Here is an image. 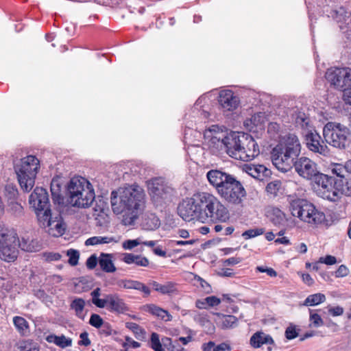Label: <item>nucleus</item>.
Segmentation results:
<instances>
[{
	"mask_svg": "<svg viewBox=\"0 0 351 351\" xmlns=\"http://www.w3.org/2000/svg\"><path fill=\"white\" fill-rule=\"evenodd\" d=\"M99 334L104 335L106 337L110 336L116 332L113 330L112 326L109 323L105 322L99 328Z\"/></svg>",
	"mask_w": 351,
	"mask_h": 351,
	"instance_id": "5fc2aeb1",
	"label": "nucleus"
},
{
	"mask_svg": "<svg viewBox=\"0 0 351 351\" xmlns=\"http://www.w3.org/2000/svg\"><path fill=\"white\" fill-rule=\"evenodd\" d=\"M127 328L132 330L134 333L138 335H143V331L141 327L136 323L128 322L126 324Z\"/></svg>",
	"mask_w": 351,
	"mask_h": 351,
	"instance_id": "e2e57ef3",
	"label": "nucleus"
},
{
	"mask_svg": "<svg viewBox=\"0 0 351 351\" xmlns=\"http://www.w3.org/2000/svg\"><path fill=\"white\" fill-rule=\"evenodd\" d=\"M285 130V125L277 122H271L267 127L268 133L272 138H279Z\"/></svg>",
	"mask_w": 351,
	"mask_h": 351,
	"instance_id": "4c0bfd02",
	"label": "nucleus"
},
{
	"mask_svg": "<svg viewBox=\"0 0 351 351\" xmlns=\"http://www.w3.org/2000/svg\"><path fill=\"white\" fill-rule=\"evenodd\" d=\"M104 323L105 322L103 320L100 315L95 313H93L90 315L89 319V324L93 327L99 329Z\"/></svg>",
	"mask_w": 351,
	"mask_h": 351,
	"instance_id": "3c124183",
	"label": "nucleus"
},
{
	"mask_svg": "<svg viewBox=\"0 0 351 351\" xmlns=\"http://www.w3.org/2000/svg\"><path fill=\"white\" fill-rule=\"evenodd\" d=\"M149 264V261L147 258L141 255H138L135 265L138 267H147Z\"/></svg>",
	"mask_w": 351,
	"mask_h": 351,
	"instance_id": "0e129e2a",
	"label": "nucleus"
},
{
	"mask_svg": "<svg viewBox=\"0 0 351 351\" xmlns=\"http://www.w3.org/2000/svg\"><path fill=\"white\" fill-rule=\"evenodd\" d=\"M237 322V318L234 315H224L222 319V325L224 328H232Z\"/></svg>",
	"mask_w": 351,
	"mask_h": 351,
	"instance_id": "8fccbe9b",
	"label": "nucleus"
},
{
	"mask_svg": "<svg viewBox=\"0 0 351 351\" xmlns=\"http://www.w3.org/2000/svg\"><path fill=\"white\" fill-rule=\"evenodd\" d=\"M147 183L149 195L154 201L167 199L173 193V189L162 178H152Z\"/></svg>",
	"mask_w": 351,
	"mask_h": 351,
	"instance_id": "dca6fc26",
	"label": "nucleus"
},
{
	"mask_svg": "<svg viewBox=\"0 0 351 351\" xmlns=\"http://www.w3.org/2000/svg\"><path fill=\"white\" fill-rule=\"evenodd\" d=\"M293 167L296 172L306 180H313L320 173L317 170V165L306 157L295 160Z\"/></svg>",
	"mask_w": 351,
	"mask_h": 351,
	"instance_id": "6ab92c4d",
	"label": "nucleus"
},
{
	"mask_svg": "<svg viewBox=\"0 0 351 351\" xmlns=\"http://www.w3.org/2000/svg\"><path fill=\"white\" fill-rule=\"evenodd\" d=\"M324 12L337 23H346L350 16L349 12L341 6L335 8H326Z\"/></svg>",
	"mask_w": 351,
	"mask_h": 351,
	"instance_id": "cd10ccee",
	"label": "nucleus"
},
{
	"mask_svg": "<svg viewBox=\"0 0 351 351\" xmlns=\"http://www.w3.org/2000/svg\"><path fill=\"white\" fill-rule=\"evenodd\" d=\"M323 136L328 145L339 149H346L351 143L350 130L340 123H327L323 128Z\"/></svg>",
	"mask_w": 351,
	"mask_h": 351,
	"instance_id": "423d86ee",
	"label": "nucleus"
},
{
	"mask_svg": "<svg viewBox=\"0 0 351 351\" xmlns=\"http://www.w3.org/2000/svg\"><path fill=\"white\" fill-rule=\"evenodd\" d=\"M106 307L119 313H123L129 310L124 300L117 293L106 295Z\"/></svg>",
	"mask_w": 351,
	"mask_h": 351,
	"instance_id": "b1692460",
	"label": "nucleus"
},
{
	"mask_svg": "<svg viewBox=\"0 0 351 351\" xmlns=\"http://www.w3.org/2000/svg\"><path fill=\"white\" fill-rule=\"evenodd\" d=\"M146 308L149 313L160 317L165 322L171 321L172 319V316L168 313V311L157 306L156 305L149 304L147 305Z\"/></svg>",
	"mask_w": 351,
	"mask_h": 351,
	"instance_id": "c9c22d12",
	"label": "nucleus"
},
{
	"mask_svg": "<svg viewBox=\"0 0 351 351\" xmlns=\"http://www.w3.org/2000/svg\"><path fill=\"white\" fill-rule=\"evenodd\" d=\"M349 274V269L345 265H341L335 271L336 278L346 277Z\"/></svg>",
	"mask_w": 351,
	"mask_h": 351,
	"instance_id": "13d9d810",
	"label": "nucleus"
},
{
	"mask_svg": "<svg viewBox=\"0 0 351 351\" xmlns=\"http://www.w3.org/2000/svg\"><path fill=\"white\" fill-rule=\"evenodd\" d=\"M280 186H281L280 182L276 180V181L271 182L269 184H267V185L266 186V190H267V193H269L271 195H276L278 192L280 190Z\"/></svg>",
	"mask_w": 351,
	"mask_h": 351,
	"instance_id": "603ef678",
	"label": "nucleus"
},
{
	"mask_svg": "<svg viewBox=\"0 0 351 351\" xmlns=\"http://www.w3.org/2000/svg\"><path fill=\"white\" fill-rule=\"evenodd\" d=\"M219 103L224 110L232 111L238 107L239 99L232 90H223L219 93Z\"/></svg>",
	"mask_w": 351,
	"mask_h": 351,
	"instance_id": "5701e85b",
	"label": "nucleus"
},
{
	"mask_svg": "<svg viewBox=\"0 0 351 351\" xmlns=\"http://www.w3.org/2000/svg\"><path fill=\"white\" fill-rule=\"evenodd\" d=\"M45 339L47 342L53 343L62 348L69 347L72 345L71 339L67 338L63 335L60 336L49 335L46 337Z\"/></svg>",
	"mask_w": 351,
	"mask_h": 351,
	"instance_id": "473e14b6",
	"label": "nucleus"
},
{
	"mask_svg": "<svg viewBox=\"0 0 351 351\" xmlns=\"http://www.w3.org/2000/svg\"><path fill=\"white\" fill-rule=\"evenodd\" d=\"M93 197V200L89 203V207H93L92 220L95 224L101 228L107 227L110 222V218L105 210L106 202L101 196L95 197L94 189L89 182V198Z\"/></svg>",
	"mask_w": 351,
	"mask_h": 351,
	"instance_id": "ddd939ff",
	"label": "nucleus"
},
{
	"mask_svg": "<svg viewBox=\"0 0 351 351\" xmlns=\"http://www.w3.org/2000/svg\"><path fill=\"white\" fill-rule=\"evenodd\" d=\"M84 304L85 302L82 299H75L73 301L71 306L78 315L79 313H82L84 306Z\"/></svg>",
	"mask_w": 351,
	"mask_h": 351,
	"instance_id": "4d7b16f0",
	"label": "nucleus"
},
{
	"mask_svg": "<svg viewBox=\"0 0 351 351\" xmlns=\"http://www.w3.org/2000/svg\"><path fill=\"white\" fill-rule=\"evenodd\" d=\"M343 308L339 306L335 307H329L328 313L333 317L340 316L343 313Z\"/></svg>",
	"mask_w": 351,
	"mask_h": 351,
	"instance_id": "69168bd1",
	"label": "nucleus"
},
{
	"mask_svg": "<svg viewBox=\"0 0 351 351\" xmlns=\"http://www.w3.org/2000/svg\"><path fill=\"white\" fill-rule=\"evenodd\" d=\"M160 224L158 217L152 213L147 212L142 217L141 226L146 230H154Z\"/></svg>",
	"mask_w": 351,
	"mask_h": 351,
	"instance_id": "c85d7f7f",
	"label": "nucleus"
},
{
	"mask_svg": "<svg viewBox=\"0 0 351 351\" xmlns=\"http://www.w3.org/2000/svg\"><path fill=\"white\" fill-rule=\"evenodd\" d=\"M310 311V317L309 321L311 322L310 325L313 327L318 328L324 325V322L321 318L320 315L316 313H313V310H309Z\"/></svg>",
	"mask_w": 351,
	"mask_h": 351,
	"instance_id": "c03bdc74",
	"label": "nucleus"
},
{
	"mask_svg": "<svg viewBox=\"0 0 351 351\" xmlns=\"http://www.w3.org/2000/svg\"><path fill=\"white\" fill-rule=\"evenodd\" d=\"M265 230L263 228H254L250 229L245 231L242 234V237H243L245 239L254 238L255 237L261 235L264 233Z\"/></svg>",
	"mask_w": 351,
	"mask_h": 351,
	"instance_id": "de8ad7c7",
	"label": "nucleus"
},
{
	"mask_svg": "<svg viewBox=\"0 0 351 351\" xmlns=\"http://www.w3.org/2000/svg\"><path fill=\"white\" fill-rule=\"evenodd\" d=\"M295 125L302 130L308 149L315 153L326 155L327 147L320 143L321 136L310 123V119L304 113L299 112L295 118Z\"/></svg>",
	"mask_w": 351,
	"mask_h": 351,
	"instance_id": "39448f33",
	"label": "nucleus"
},
{
	"mask_svg": "<svg viewBox=\"0 0 351 351\" xmlns=\"http://www.w3.org/2000/svg\"><path fill=\"white\" fill-rule=\"evenodd\" d=\"M38 222L40 226L48 228V233L54 237L62 236L67 229V224L58 210H51L44 217L39 219Z\"/></svg>",
	"mask_w": 351,
	"mask_h": 351,
	"instance_id": "f8f14e48",
	"label": "nucleus"
},
{
	"mask_svg": "<svg viewBox=\"0 0 351 351\" xmlns=\"http://www.w3.org/2000/svg\"><path fill=\"white\" fill-rule=\"evenodd\" d=\"M52 199L55 204L60 205L64 202V197L61 193V187L51 191Z\"/></svg>",
	"mask_w": 351,
	"mask_h": 351,
	"instance_id": "864d4df0",
	"label": "nucleus"
},
{
	"mask_svg": "<svg viewBox=\"0 0 351 351\" xmlns=\"http://www.w3.org/2000/svg\"><path fill=\"white\" fill-rule=\"evenodd\" d=\"M113 239L108 237H93L89 238V245H95L101 243H109Z\"/></svg>",
	"mask_w": 351,
	"mask_h": 351,
	"instance_id": "49530a36",
	"label": "nucleus"
},
{
	"mask_svg": "<svg viewBox=\"0 0 351 351\" xmlns=\"http://www.w3.org/2000/svg\"><path fill=\"white\" fill-rule=\"evenodd\" d=\"M289 210L293 217L308 223L319 224L325 219L324 213L319 211L306 200L295 199L291 202Z\"/></svg>",
	"mask_w": 351,
	"mask_h": 351,
	"instance_id": "6e6552de",
	"label": "nucleus"
},
{
	"mask_svg": "<svg viewBox=\"0 0 351 351\" xmlns=\"http://www.w3.org/2000/svg\"><path fill=\"white\" fill-rule=\"evenodd\" d=\"M245 138V141L247 143H245V145H241V147L238 150L239 151V154L237 156L236 160L243 161L251 160L260 154L258 145L253 137L247 134Z\"/></svg>",
	"mask_w": 351,
	"mask_h": 351,
	"instance_id": "4be33fe9",
	"label": "nucleus"
},
{
	"mask_svg": "<svg viewBox=\"0 0 351 351\" xmlns=\"http://www.w3.org/2000/svg\"><path fill=\"white\" fill-rule=\"evenodd\" d=\"M274 341L272 337L263 331H257L252 335L250 344L253 348H259L264 344L271 345Z\"/></svg>",
	"mask_w": 351,
	"mask_h": 351,
	"instance_id": "bb28decb",
	"label": "nucleus"
},
{
	"mask_svg": "<svg viewBox=\"0 0 351 351\" xmlns=\"http://www.w3.org/2000/svg\"><path fill=\"white\" fill-rule=\"evenodd\" d=\"M4 195L7 202L18 199L19 191L16 185L13 184H7L5 186Z\"/></svg>",
	"mask_w": 351,
	"mask_h": 351,
	"instance_id": "ea45409f",
	"label": "nucleus"
},
{
	"mask_svg": "<svg viewBox=\"0 0 351 351\" xmlns=\"http://www.w3.org/2000/svg\"><path fill=\"white\" fill-rule=\"evenodd\" d=\"M246 135V133L232 132L225 136V145L223 149H225L229 156L236 159L239 154V151L238 150L241 147V145H245V143H247L245 141V138Z\"/></svg>",
	"mask_w": 351,
	"mask_h": 351,
	"instance_id": "aec40b11",
	"label": "nucleus"
},
{
	"mask_svg": "<svg viewBox=\"0 0 351 351\" xmlns=\"http://www.w3.org/2000/svg\"><path fill=\"white\" fill-rule=\"evenodd\" d=\"M119 287L127 289H135L142 291L145 296L150 295V289L143 282L130 279H122L117 282Z\"/></svg>",
	"mask_w": 351,
	"mask_h": 351,
	"instance_id": "393cba45",
	"label": "nucleus"
},
{
	"mask_svg": "<svg viewBox=\"0 0 351 351\" xmlns=\"http://www.w3.org/2000/svg\"><path fill=\"white\" fill-rule=\"evenodd\" d=\"M178 215L184 220L202 221L201 193H197L191 198L184 199L178 208Z\"/></svg>",
	"mask_w": 351,
	"mask_h": 351,
	"instance_id": "9d476101",
	"label": "nucleus"
},
{
	"mask_svg": "<svg viewBox=\"0 0 351 351\" xmlns=\"http://www.w3.org/2000/svg\"><path fill=\"white\" fill-rule=\"evenodd\" d=\"M66 255L69 256L68 262L71 265L75 266L77 265L80 257V254L77 250L70 249L67 250Z\"/></svg>",
	"mask_w": 351,
	"mask_h": 351,
	"instance_id": "a18cd8bd",
	"label": "nucleus"
},
{
	"mask_svg": "<svg viewBox=\"0 0 351 351\" xmlns=\"http://www.w3.org/2000/svg\"><path fill=\"white\" fill-rule=\"evenodd\" d=\"M221 133L213 134V130L208 129L205 131L204 136L210 138V146L217 149H223L225 145V136L221 137Z\"/></svg>",
	"mask_w": 351,
	"mask_h": 351,
	"instance_id": "2f4dec72",
	"label": "nucleus"
},
{
	"mask_svg": "<svg viewBox=\"0 0 351 351\" xmlns=\"http://www.w3.org/2000/svg\"><path fill=\"white\" fill-rule=\"evenodd\" d=\"M335 180L336 176H328L320 173L313 180L315 182L314 189L317 195L324 199L334 200L335 193L328 192V189H331V184H332Z\"/></svg>",
	"mask_w": 351,
	"mask_h": 351,
	"instance_id": "412c9836",
	"label": "nucleus"
},
{
	"mask_svg": "<svg viewBox=\"0 0 351 351\" xmlns=\"http://www.w3.org/2000/svg\"><path fill=\"white\" fill-rule=\"evenodd\" d=\"M298 333L295 326H290L285 330V336L288 339H293L297 337Z\"/></svg>",
	"mask_w": 351,
	"mask_h": 351,
	"instance_id": "bf43d9fd",
	"label": "nucleus"
},
{
	"mask_svg": "<svg viewBox=\"0 0 351 351\" xmlns=\"http://www.w3.org/2000/svg\"><path fill=\"white\" fill-rule=\"evenodd\" d=\"M319 263H324L328 265H332L337 263V259L333 256L327 255L325 257L319 258Z\"/></svg>",
	"mask_w": 351,
	"mask_h": 351,
	"instance_id": "680f3d73",
	"label": "nucleus"
},
{
	"mask_svg": "<svg viewBox=\"0 0 351 351\" xmlns=\"http://www.w3.org/2000/svg\"><path fill=\"white\" fill-rule=\"evenodd\" d=\"M19 351H40L39 343L32 339H23L16 343Z\"/></svg>",
	"mask_w": 351,
	"mask_h": 351,
	"instance_id": "f704fd0d",
	"label": "nucleus"
},
{
	"mask_svg": "<svg viewBox=\"0 0 351 351\" xmlns=\"http://www.w3.org/2000/svg\"><path fill=\"white\" fill-rule=\"evenodd\" d=\"M331 172L336 176V180L331 184V189L328 191L335 193L334 200L337 201L341 195L351 196V162H347L345 165L335 164L331 169Z\"/></svg>",
	"mask_w": 351,
	"mask_h": 351,
	"instance_id": "0eeeda50",
	"label": "nucleus"
},
{
	"mask_svg": "<svg viewBox=\"0 0 351 351\" xmlns=\"http://www.w3.org/2000/svg\"><path fill=\"white\" fill-rule=\"evenodd\" d=\"M123 261L126 264H135L138 255L132 253H125L123 254Z\"/></svg>",
	"mask_w": 351,
	"mask_h": 351,
	"instance_id": "052dcab7",
	"label": "nucleus"
},
{
	"mask_svg": "<svg viewBox=\"0 0 351 351\" xmlns=\"http://www.w3.org/2000/svg\"><path fill=\"white\" fill-rule=\"evenodd\" d=\"M301 144L294 134L282 137L271 152L273 165L280 171L287 172L294 165V160L301 152Z\"/></svg>",
	"mask_w": 351,
	"mask_h": 351,
	"instance_id": "f03ea898",
	"label": "nucleus"
},
{
	"mask_svg": "<svg viewBox=\"0 0 351 351\" xmlns=\"http://www.w3.org/2000/svg\"><path fill=\"white\" fill-rule=\"evenodd\" d=\"M206 178L210 184L215 189L218 195L237 180L234 176L219 169L208 171Z\"/></svg>",
	"mask_w": 351,
	"mask_h": 351,
	"instance_id": "a211bd4d",
	"label": "nucleus"
},
{
	"mask_svg": "<svg viewBox=\"0 0 351 351\" xmlns=\"http://www.w3.org/2000/svg\"><path fill=\"white\" fill-rule=\"evenodd\" d=\"M8 210L13 215H20L23 213V208L17 199L8 202Z\"/></svg>",
	"mask_w": 351,
	"mask_h": 351,
	"instance_id": "a19ab883",
	"label": "nucleus"
},
{
	"mask_svg": "<svg viewBox=\"0 0 351 351\" xmlns=\"http://www.w3.org/2000/svg\"><path fill=\"white\" fill-rule=\"evenodd\" d=\"M85 178L74 177L67 184V202L72 206L78 208L88 207V196H83Z\"/></svg>",
	"mask_w": 351,
	"mask_h": 351,
	"instance_id": "9b49d317",
	"label": "nucleus"
},
{
	"mask_svg": "<svg viewBox=\"0 0 351 351\" xmlns=\"http://www.w3.org/2000/svg\"><path fill=\"white\" fill-rule=\"evenodd\" d=\"M268 213L270 221L274 225L280 227L287 224L286 215L278 208H271Z\"/></svg>",
	"mask_w": 351,
	"mask_h": 351,
	"instance_id": "c756f323",
	"label": "nucleus"
},
{
	"mask_svg": "<svg viewBox=\"0 0 351 351\" xmlns=\"http://www.w3.org/2000/svg\"><path fill=\"white\" fill-rule=\"evenodd\" d=\"M29 203L35 210L38 220L44 217L47 213L51 210L49 195L44 188L36 187L29 195Z\"/></svg>",
	"mask_w": 351,
	"mask_h": 351,
	"instance_id": "2eb2a0df",
	"label": "nucleus"
},
{
	"mask_svg": "<svg viewBox=\"0 0 351 351\" xmlns=\"http://www.w3.org/2000/svg\"><path fill=\"white\" fill-rule=\"evenodd\" d=\"M13 324L21 335L27 336L29 334V323L25 318L15 316L13 318Z\"/></svg>",
	"mask_w": 351,
	"mask_h": 351,
	"instance_id": "72a5a7b5",
	"label": "nucleus"
},
{
	"mask_svg": "<svg viewBox=\"0 0 351 351\" xmlns=\"http://www.w3.org/2000/svg\"><path fill=\"white\" fill-rule=\"evenodd\" d=\"M16 241V234L0 225V259L8 263L16 259L19 254Z\"/></svg>",
	"mask_w": 351,
	"mask_h": 351,
	"instance_id": "1a4fd4ad",
	"label": "nucleus"
},
{
	"mask_svg": "<svg viewBox=\"0 0 351 351\" xmlns=\"http://www.w3.org/2000/svg\"><path fill=\"white\" fill-rule=\"evenodd\" d=\"M230 346L228 344L222 343L216 346L213 351H230Z\"/></svg>",
	"mask_w": 351,
	"mask_h": 351,
	"instance_id": "774afa93",
	"label": "nucleus"
},
{
	"mask_svg": "<svg viewBox=\"0 0 351 351\" xmlns=\"http://www.w3.org/2000/svg\"><path fill=\"white\" fill-rule=\"evenodd\" d=\"M99 265L101 270L106 273H113L117 269L112 261V256L109 254H101L99 257Z\"/></svg>",
	"mask_w": 351,
	"mask_h": 351,
	"instance_id": "7c9ffc66",
	"label": "nucleus"
},
{
	"mask_svg": "<svg viewBox=\"0 0 351 351\" xmlns=\"http://www.w3.org/2000/svg\"><path fill=\"white\" fill-rule=\"evenodd\" d=\"M219 195L230 205L241 206L246 196V191L241 182L237 180L230 186L221 191Z\"/></svg>",
	"mask_w": 351,
	"mask_h": 351,
	"instance_id": "f3484780",
	"label": "nucleus"
},
{
	"mask_svg": "<svg viewBox=\"0 0 351 351\" xmlns=\"http://www.w3.org/2000/svg\"><path fill=\"white\" fill-rule=\"evenodd\" d=\"M101 289L99 287L96 288L90 293L92 303L97 307L103 308L106 307V296L104 298L101 299Z\"/></svg>",
	"mask_w": 351,
	"mask_h": 351,
	"instance_id": "58836bf2",
	"label": "nucleus"
},
{
	"mask_svg": "<svg viewBox=\"0 0 351 351\" xmlns=\"http://www.w3.org/2000/svg\"><path fill=\"white\" fill-rule=\"evenodd\" d=\"M140 244H141V241L140 239H137L134 240H126L123 243L122 246L125 250H132Z\"/></svg>",
	"mask_w": 351,
	"mask_h": 351,
	"instance_id": "6e6d98bb",
	"label": "nucleus"
},
{
	"mask_svg": "<svg viewBox=\"0 0 351 351\" xmlns=\"http://www.w3.org/2000/svg\"><path fill=\"white\" fill-rule=\"evenodd\" d=\"M202 222L206 221H226L229 219L228 208L214 195L201 192Z\"/></svg>",
	"mask_w": 351,
	"mask_h": 351,
	"instance_id": "20e7f679",
	"label": "nucleus"
},
{
	"mask_svg": "<svg viewBox=\"0 0 351 351\" xmlns=\"http://www.w3.org/2000/svg\"><path fill=\"white\" fill-rule=\"evenodd\" d=\"M326 77L337 89L346 92L351 90V69L332 68L327 71Z\"/></svg>",
	"mask_w": 351,
	"mask_h": 351,
	"instance_id": "4468645a",
	"label": "nucleus"
},
{
	"mask_svg": "<svg viewBox=\"0 0 351 351\" xmlns=\"http://www.w3.org/2000/svg\"><path fill=\"white\" fill-rule=\"evenodd\" d=\"M160 288V293L162 294H172L178 291L177 285L171 281L166 282Z\"/></svg>",
	"mask_w": 351,
	"mask_h": 351,
	"instance_id": "79ce46f5",
	"label": "nucleus"
},
{
	"mask_svg": "<svg viewBox=\"0 0 351 351\" xmlns=\"http://www.w3.org/2000/svg\"><path fill=\"white\" fill-rule=\"evenodd\" d=\"M326 300V296L320 293L308 295L304 301L303 305L313 306L318 305Z\"/></svg>",
	"mask_w": 351,
	"mask_h": 351,
	"instance_id": "e433bc0d",
	"label": "nucleus"
},
{
	"mask_svg": "<svg viewBox=\"0 0 351 351\" xmlns=\"http://www.w3.org/2000/svg\"><path fill=\"white\" fill-rule=\"evenodd\" d=\"M205 302L208 306H215L220 304L221 300L215 296H209L205 298Z\"/></svg>",
	"mask_w": 351,
	"mask_h": 351,
	"instance_id": "338daca9",
	"label": "nucleus"
},
{
	"mask_svg": "<svg viewBox=\"0 0 351 351\" xmlns=\"http://www.w3.org/2000/svg\"><path fill=\"white\" fill-rule=\"evenodd\" d=\"M110 205L122 225L134 226L146 207L145 190L136 184L119 187L111 192Z\"/></svg>",
	"mask_w": 351,
	"mask_h": 351,
	"instance_id": "f257e3e1",
	"label": "nucleus"
},
{
	"mask_svg": "<svg viewBox=\"0 0 351 351\" xmlns=\"http://www.w3.org/2000/svg\"><path fill=\"white\" fill-rule=\"evenodd\" d=\"M40 162L34 156L29 155L14 164L18 182L24 192H29L34 186Z\"/></svg>",
	"mask_w": 351,
	"mask_h": 351,
	"instance_id": "7ed1b4c3",
	"label": "nucleus"
},
{
	"mask_svg": "<svg viewBox=\"0 0 351 351\" xmlns=\"http://www.w3.org/2000/svg\"><path fill=\"white\" fill-rule=\"evenodd\" d=\"M150 345L155 351H165L160 341L159 335L156 332H153L151 335Z\"/></svg>",
	"mask_w": 351,
	"mask_h": 351,
	"instance_id": "37998d69",
	"label": "nucleus"
},
{
	"mask_svg": "<svg viewBox=\"0 0 351 351\" xmlns=\"http://www.w3.org/2000/svg\"><path fill=\"white\" fill-rule=\"evenodd\" d=\"M16 243L17 248L20 247L23 251L32 252L35 250L33 244L29 243V241L24 238H22L21 241H19V238L17 237Z\"/></svg>",
	"mask_w": 351,
	"mask_h": 351,
	"instance_id": "09e8293b",
	"label": "nucleus"
},
{
	"mask_svg": "<svg viewBox=\"0 0 351 351\" xmlns=\"http://www.w3.org/2000/svg\"><path fill=\"white\" fill-rule=\"evenodd\" d=\"M243 171L252 177L260 180H263L269 173V171L262 165L247 164L243 166Z\"/></svg>",
	"mask_w": 351,
	"mask_h": 351,
	"instance_id": "a878e982",
	"label": "nucleus"
}]
</instances>
